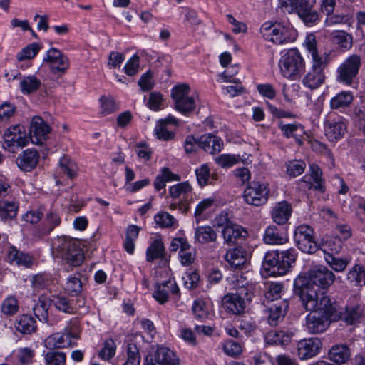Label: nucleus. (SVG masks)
Segmentation results:
<instances>
[{
    "mask_svg": "<svg viewBox=\"0 0 365 365\" xmlns=\"http://www.w3.org/2000/svg\"><path fill=\"white\" fill-rule=\"evenodd\" d=\"M294 240L297 247L303 252L312 254L317 250L314 230L307 225H300L295 228Z\"/></svg>",
    "mask_w": 365,
    "mask_h": 365,
    "instance_id": "nucleus-9",
    "label": "nucleus"
},
{
    "mask_svg": "<svg viewBox=\"0 0 365 365\" xmlns=\"http://www.w3.org/2000/svg\"><path fill=\"white\" fill-rule=\"evenodd\" d=\"M287 308L288 304L286 302H283L280 305L273 304L269 310L268 323L272 326H275L278 321L285 315Z\"/></svg>",
    "mask_w": 365,
    "mask_h": 365,
    "instance_id": "nucleus-44",
    "label": "nucleus"
},
{
    "mask_svg": "<svg viewBox=\"0 0 365 365\" xmlns=\"http://www.w3.org/2000/svg\"><path fill=\"white\" fill-rule=\"evenodd\" d=\"M322 346V341L318 338L302 339L297 343L298 356L302 360L311 359L319 353Z\"/></svg>",
    "mask_w": 365,
    "mask_h": 365,
    "instance_id": "nucleus-17",
    "label": "nucleus"
},
{
    "mask_svg": "<svg viewBox=\"0 0 365 365\" xmlns=\"http://www.w3.org/2000/svg\"><path fill=\"white\" fill-rule=\"evenodd\" d=\"M240 294H227L222 299L225 308L233 314H239L245 309V300Z\"/></svg>",
    "mask_w": 365,
    "mask_h": 365,
    "instance_id": "nucleus-27",
    "label": "nucleus"
},
{
    "mask_svg": "<svg viewBox=\"0 0 365 365\" xmlns=\"http://www.w3.org/2000/svg\"><path fill=\"white\" fill-rule=\"evenodd\" d=\"M178 365L180 359L175 353L169 348L158 347L153 354H149L144 360L143 365Z\"/></svg>",
    "mask_w": 365,
    "mask_h": 365,
    "instance_id": "nucleus-12",
    "label": "nucleus"
},
{
    "mask_svg": "<svg viewBox=\"0 0 365 365\" xmlns=\"http://www.w3.org/2000/svg\"><path fill=\"white\" fill-rule=\"evenodd\" d=\"M15 328L22 334H30L36 329V321L31 316L23 314L16 319Z\"/></svg>",
    "mask_w": 365,
    "mask_h": 365,
    "instance_id": "nucleus-39",
    "label": "nucleus"
},
{
    "mask_svg": "<svg viewBox=\"0 0 365 365\" xmlns=\"http://www.w3.org/2000/svg\"><path fill=\"white\" fill-rule=\"evenodd\" d=\"M39 51L40 46L38 43H31L21 49V51L18 53L16 58L19 61L34 58Z\"/></svg>",
    "mask_w": 365,
    "mask_h": 365,
    "instance_id": "nucleus-54",
    "label": "nucleus"
},
{
    "mask_svg": "<svg viewBox=\"0 0 365 365\" xmlns=\"http://www.w3.org/2000/svg\"><path fill=\"white\" fill-rule=\"evenodd\" d=\"M178 125V120L174 116L168 115L165 119L158 120L155 128V134L159 140H170L174 138L175 133L173 126Z\"/></svg>",
    "mask_w": 365,
    "mask_h": 365,
    "instance_id": "nucleus-21",
    "label": "nucleus"
},
{
    "mask_svg": "<svg viewBox=\"0 0 365 365\" xmlns=\"http://www.w3.org/2000/svg\"><path fill=\"white\" fill-rule=\"evenodd\" d=\"M39 157V154L36 150L26 149L19 155L16 163L21 170L31 171L38 165Z\"/></svg>",
    "mask_w": 365,
    "mask_h": 365,
    "instance_id": "nucleus-23",
    "label": "nucleus"
},
{
    "mask_svg": "<svg viewBox=\"0 0 365 365\" xmlns=\"http://www.w3.org/2000/svg\"><path fill=\"white\" fill-rule=\"evenodd\" d=\"M51 281V277L46 274H38L32 277L31 279V287L34 292H38L45 289Z\"/></svg>",
    "mask_w": 365,
    "mask_h": 365,
    "instance_id": "nucleus-55",
    "label": "nucleus"
},
{
    "mask_svg": "<svg viewBox=\"0 0 365 365\" xmlns=\"http://www.w3.org/2000/svg\"><path fill=\"white\" fill-rule=\"evenodd\" d=\"M61 219L58 213L51 211L45 217L44 225L42 228L43 234H48L54 230L55 227L60 225Z\"/></svg>",
    "mask_w": 365,
    "mask_h": 365,
    "instance_id": "nucleus-46",
    "label": "nucleus"
},
{
    "mask_svg": "<svg viewBox=\"0 0 365 365\" xmlns=\"http://www.w3.org/2000/svg\"><path fill=\"white\" fill-rule=\"evenodd\" d=\"M342 241L338 236L327 237L321 243L320 249L327 255L338 254L342 249Z\"/></svg>",
    "mask_w": 365,
    "mask_h": 365,
    "instance_id": "nucleus-38",
    "label": "nucleus"
},
{
    "mask_svg": "<svg viewBox=\"0 0 365 365\" xmlns=\"http://www.w3.org/2000/svg\"><path fill=\"white\" fill-rule=\"evenodd\" d=\"M240 161V157L231 154H222L215 158L216 163L222 168L232 167Z\"/></svg>",
    "mask_w": 365,
    "mask_h": 365,
    "instance_id": "nucleus-62",
    "label": "nucleus"
},
{
    "mask_svg": "<svg viewBox=\"0 0 365 365\" xmlns=\"http://www.w3.org/2000/svg\"><path fill=\"white\" fill-rule=\"evenodd\" d=\"M222 233L225 242L228 245L236 243L239 239L247 235V232L242 227L232 223H227L223 228Z\"/></svg>",
    "mask_w": 365,
    "mask_h": 365,
    "instance_id": "nucleus-30",
    "label": "nucleus"
},
{
    "mask_svg": "<svg viewBox=\"0 0 365 365\" xmlns=\"http://www.w3.org/2000/svg\"><path fill=\"white\" fill-rule=\"evenodd\" d=\"M315 4L316 0H297L295 12L307 26H312L319 21V14L314 9Z\"/></svg>",
    "mask_w": 365,
    "mask_h": 365,
    "instance_id": "nucleus-14",
    "label": "nucleus"
},
{
    "mask_svg": "<svg viewBox=\"0 0 365 365\" xmlns=\"http://www.w3.org/2000/svg\"><path fill=\"white\" fill-rule=\"evenodd\" d=\"M36 354L30 347L19 348L16 351L18 361L22 365H29L33 363Z\"/></svg>",
    "mask_w": 365,
    "mask_h": 365,
    "instance_id": "nucleus-52",
    "label": "nucleus"
},
{
    "mask_svg": "<svg viewBox=\"0 0 365 365\" xmlns=\"http://www.w3.org/2000/svg\"><path fill=\"white\" fill-rule=\"evenodd\" d=\"M346 279L353 286L365 285V268L362 265H354L347 273Z\"/></svg>",
    "mask_w": 365,
    "mask_h": 365,
    "instance_id": "nucleus-43",
    "label": "nucleus"
},
{
    "mask_svg": "<svg viewBox=\"0 0 365 365\" xmlns=\"http://www.w3.org/2000/svg\"><path fill=\"white\" fill-rule=\"evenodd\" d=\"M81 325L77 317L72 318L64 329L65 335L71 339H78L81 333Z\"/></svg>",
    "mask_w": 365,
    "mask_h": 365,
    "instance_id": "nucleus-56",
    "label": "nucleus"
},
{
    "mask_svg": "<svg viewBox=\"0 0 365 365\" xmlns=\"http://www.w3.org/2000/svg\"><path fill=\"white\" fill-rule=\"evenodd\" d=\"M293 335L292 331L272 330L266 334L264 339L269 345H284L290 341Z\"/></svg>",
    "mask_w": 365,
    "mask_h": 365,
    "instance_id": "nucleus-33",
    "label": "nucleus"
},
{
    "mask_svg": "<svg viewBox=\"0 0 365 365\" xmlns=\"http://www.w3.org/2000/svg\"><path fill=\"white\" fill-rule=\"evenodd\" d=\"M61 172L68 177V180H73L76 175V164L66 156L62 157L59 160Z\"/></svg>",
    "mask_w": 365,
    "mask_h": 365,
    "instance_id": "nucleus-47",
    "label": "nucleus"
},
{
    "mask_svg": "<svg viewBox=\"0 0 365 365\" xmlns=\"http://www.w3.org/2000/svg\"><path fill=\"white\" fill-rule=\"evenodd\" d=\"M304 45L312 57V67L310 69L324 72L329 62V55L327 53H319L315 36L312 34L307 36Z\"/></svg>",
    "mask_w": 365,
    "mask_h": 365,
    "instance_id": "nucleus-11",
    "label": "nucleus"
},
{
    "mask_svg": "<svg viewBox=\"0 0 365 365\" xmlns=\"http://www.w3.org/2000/svg\"><path fill=\"white\" fill-rule=\"evenodd\" d=\"M19 206L13 202L4 201L0 202V217L3 220L14 218Z\"/></svg>",
    "mask_w": 365,
    "mask_h": 365,
    "instance_id": "nucleus-49",
    "label": "nucleus"
},
{
    "mask_svg": "<svg viewBox=\"0 0 365 365\" xmlns=\"http://www.w3.org/2000/svg\"><path fill=\"white\" fill-rule=\"evenodd\" d=\"M326 14L325 26L331 27L339 24H349L350 16L349 15L334 14L333 12Z\"/></svg>",
    "mask_w": 365,
    "mask_h": 365,
    "instance_id": "nucleus-53",
    "label": "nucleus"
},
{
    "mask_svg": "<svg viewBox=\"0 0 365 365\" xmlns=\"http://www.w3.org/2000/svg\"><path fill=\"white\" fill-rule=\"evenodd\" d=\"M325 79L324 72L310 69L302 78V83L305 87L314 90L322 85Z\"/></svg>",
    "mask_w": 365,
    "mask_h": 365,
    "instance_id": "nucleus-35",
    "label": "nucleus"
},
{
    "mask_svg": "<svg viewBox=\"0 0 365 365\" xmlns=\"http://www.w3.org/2000/svg\"><path fill=\"white\" fill-rule=\"evenodd\" d=\"M292 207L287 201L277 202L272 208L271 216L273 221L277 225H284L290 218Z\"/></svg>",
    "mask_w": 365,
    "mask_h": 365,
    "instance_id": "nucleus-24",
    "label": "nucleus"
},
{
    "mask_svg": "<svg viewBox=\"0 0 365 365\" xmlns=\"http://www.w3.org/2000/svg\"><path fill=\"white\" fill-rule=\"evenodd\" d=\"M217 234L210 226H199L195 231V240L200 244H207L216 241Z\"/></svg>",
    "mask_w": 365,
    "mask_h": 365,
    "instance_id": "nucleus-34",
    "label": "nucleus"
},
{
    "mask_svg": "<svg viewBox=\"0 0 365 365\" xmlns=\"http://www.w3.org/2000/svg\"><path fill=\"white\" fill-rule=\"evenodd\" d=\"M165 253L163 243L160 239L154 240L146 251L147 259L153 261L155 259L161 258Z\"/></svg>",
    "mask_w": 365,
    "mask_h": 365,
    "instance_id": "nucleus-45",
    "label": "nucleus"
},
{
    "mask_svg": "<svg viewBox=\"0 0 365 365\" xmlns=\"http://www.w3.org/2000/svg\"><path fill=\"white\" fill-rule=\"evenodd\" d=\"M281 74L289 80L299 78L305 70V61L297 48L282 53L279 61Z\"/></svg>",
    "mask_w": 365,
    "mask_h": 365,
    "instance_id": "nucleus-5",
    "label": "nucleus"
},
{
    "mask_svg": "<svg viewBox=\"0 0 365 365\" xmlns=\"http://www.w3.org/2000/svg\"><path fill=\"white\" fill-rule=\"evenodd\" d=\"M198 146L207 153L215 155L223 148V141L211 134L203 135L198 139Z\"/></svg>",
    "mask_w": 365,
    "mask_h": 365,
    "instance_id": "nucleus-25",
    "label": "nucleus"
},
{
    "mask_svg": "<svg viewBox=\"0 0 365 365\" xmlns=\"http://www.w3.org/2000/svg\"><path fill=\"white\" fill-rule=\"evenodd\" d=\"M363 315V309L359 306L347 307L344 312L338 314V320L341 319L347 324H354L359 322Z\"/></svg>",
    "mask_w": 365,
    "mask_h": 365,
    "instance_id": "nucleus-36",
    "label": "nucleus"
},
{
    "mask_svg": "<svg viewBox=\"0 0 365 365\" xmlns=\"http://www.w3.org/2000/svg\"><path fill=\"white\" fill-rule=\"evenodd\" d=\"M65 289L71 295H77L82 291V282L78 277L71 276L67 279Z\"/></svg>",
    "mask_w": 365,
    "mask_h": 365,
    "instance_id": "nucleus-61",
    "label": "nucleus"
},
{
    "mask_svg": "<svg viewBox=\"0 0 365 365\" xmlns=\"http://www.w3.org/2000/svg\"><path fill=\"white\" fill-rule=\"evenodd\" d=\"M350 356L349 349L345 345H335L329 351V358L336 364H344Z\"/></svg>",
    "mask_w": 365,
    "mask_h": 365,
    "instance_id": "nucleus-42",
    "label": "nucleus"
},
{
    "mask_svg": "<svg viewBox=\"0 0 365 365\" xmlns=\"http://www.w3.org/2000/svg\"><path fill=\"white\" fill-rule=\"evenodd\" d=\"M52 253L72 267L79 266L84 259L82 250L73 240L67 237H58L53 241Z\"/></svg>",
    "mask_w": 365,
    "mask_h": 365,
    "instance_id": "nucleus-4",
    "label": "nucleus"
},
{
    "mask_svg": "<svg viewBox=\"0 0 365 365\" xmlns=\"http://www.w3.org/2000/svg\"><path fill=\"white\" fill-rule=\"evenodd\" d=\"M331 114L329 113L324 122L325 135L330 141H336L341 139L346 132V124L342 118L338 120L331 119Z\"/></svg>",
    "mask_w": 365,
    "mask_h": 365,
    "instance_id": "nucleus-19",
    "label": "nucleus"
},
{
    "mask_svg": "<svg viewBox=\"0 0 365 365\" xmlns=\"http://www.w3.org/2000/svg\"><path fill=\"white\" fill-rule=\"evenodd\" d=\"M184 285L189 289H195L200 282V275L196 270H189L185 272L182 277Z\"/></svg>",
    "mask_w": 365,
    "mask_h": 365,
    "instance_id": "nucleus-64",
    "label": "nucleus"
},
{
    "mask_svg": "<svg viewBox=\"0 0 365 365\" xmlns=\"http://www.w3.org/2000/svg\"><path fill=\"white\" fill-rule=\"evenodd\" d=\"M140 354L137 346L128 344L126 349V359L122 365H140Z\"/></svg>",
    "mask_w": 365,
    "mask_h": 365,
    "instance_id": "nucleus-48",
    "label": "nucleus"
},
{
    "mask_svg": "<svg viewBox=\"0 0 365 365\" xmlns=\"http://www.w3.org/2000/svg\"><path fill=\"white\" fill-rule=\"evenodd\" d=\"M228 281L230 288L237 291L236 294L249 297V294L252 292V285L242 274H233L228 278Z\"/></svg>",
    "mask_w": 365,
    "mask_h": 365,
    "instance_id": "nucleus-31",
    "label": "nucleus"
},
{
    "mask_svg": "<svg viewBox=\"0 0 365 365\" xmlns=\"http://www.w3.org/2000/svg\"><path fill=\"white\" fill-rule=\"evenodd\" d=\"M304 309L310 312L306 317L305 324L309 334L322 333L327 329L331 322L338 321L336 304L329 296H322L314 309Z\"/></svg>",
    "mask_w": 365,
    "mask_h": 365,
    "instance_id": "nucleus-2",
    "label": "nucleus"
},
{
    "mask_svg": "<svg viewBox=\"0 0 365 365\" xmlns=\"http://www.w3.org/2000/svg\"><path fill=\"white\" fill-rule=\"evenodd\" d=\"M46 365H64L66 354L59 351H48L44 356Z\"/></svg>",
    "mask_w": 365,
    "mask_h": 365,
    "instance_id": "nucleus-59",
    "label": "nucleus"
},
{
    "mask_svg": "<svg viewBox=\"0 0 365 365\" xmlns=\"http://www.w3.org/2000/svg\"><path fill=\"white\" fill-rule=\"evenodd\" d=\"M4 147L11 150L14 148H23L28 145L30 140L21 132V127L14 125L9 128L4 134Z\"/></svg>",
    "mask_w": 365,
    "mask_h": 365,
    "instance_id": "nucleus-15",
    "label": "nucleus"
},
{
    "mask_svg": "<svg viewBox=\"0 0 365 365\" xmlns=\"http://www.w3.org/2000/svg\"><path fill=\"white\" fill-rule=\"evenodd\" d=\"M269 193L267 184H248L244 190V199L248 204L259 206L267 201Z\"/></svg>",
    "mask_w": 365,
    "mask_h": 365,
    "instance_id": "nucleus-13",
    "label": "nucleus"
},
{
    "mask_svg": "<svg viewBox=\"0 0 365 365\" xmlns=\"http://www.w3.org/2000/svg\"><path fill=\"white\" fill-rule=\"evenodd\" d=\"M325 260L330 267L336 272L344 271L349 264V262L345 259L337 258L333 255H325Z\"/></svg>",
    "mask_w": 365,
    "mask_h": 365,
    "instance_id": "nucleus-58",
    "label": "nucleus"
},
{
    "mask_svg": "<svg viewBox=\"0 0 365 365\" xmlns=\"http://www.w3.org/2000/svg\"><path fill=\"white\" fill-rule=\"evenodd\" d=\"M297 252L294 249L279 252H271L266 254L262 262V267L267 276H282L289 271L292 264L295 262Z\"/></svg>",
    "mask_w": 365,
    "mask_h": 365,
    "instance_id": "nucleus-3",
    "label": "nucleus"
},
{
    "mask_svg": "<svg viewBox=\"0 0 365 365\" xmlns=\"http://www.w3.org/2000/svg\"><path fill=\"white\" fill-rule=\"evenodd\" d=\"M7 259L11 264H15L18 266H24L25 267H30L34 262V259L30 255L19 252L14 247L9 248Z\"/></svg>",
    "mask_w": 365,
    "mask_h": 365,
    "instance_id": "nucleus-32",
    "label": "nucleus"
},
{
    "mask_svg": "<svg viewBox=\"0 0 365 365\" xmlns=\"http://www.w3.org/2000/svg\"><path fill=\"white\" fill-rule=\"evenodd\" d=\"M331 38L334 43L343 51H349L353 46V37L344 31H335L331 34Z\"/></svg>",
    "mask_w": 365,
    "mask_h": 365,
    "instance_id": "nucleus-40",
    "label": "nucleus"
},
{
    "mask_svg": "<svg viewBox=\"0 0 365 365\" xmlns=\"http://www.w3.org/2000/svg\"><path fill=\"white\" fill-rule=\"evenodd\" d=\"M354 95L351 91H342L331 98L329 106L331 110L342 111L349 108L354 101Z\"/></svg>",
    "mask_w": 365,
    "mask_h": 365,
    "instance_id": "nucleus-28",
    "label": "nucleus"
},
{
    "mask_svg": "<svg viewBox=\"0 0 365 365\" xmlns=\"http://www.w3.org/2000/svg\"><path fill=\"white\" fill-rule=\"evenodd\" d=\"M19 307L17 299L13 296H9L1 303V310L5 315L11 316L18 312Z\"/></svg>",
    "mask_w": 365,
    "mask_h": 365,
    "instance_id": "nucleus-50",
    "label": "nucleus"
},
{
    "mask_svg": "<svg viewBox=\"0 0 365 365\" xmlns=\"http://www.w3.org/2000/svg\"><path fill=\"white\" fill-rule=\"evenodd\" d=\"M192 310L195 316L198 319L207 318L209 314V309L207 303L203 299H197L193 302Z\"/></svg>",
    "mask_w": 365,
    "mask_h": 365,
    "instance_id": "nucleus-60",
    "label": "nucleus"
},
{
    "mask_svg": "<svg viewBox=\"0 0 365 365\" xmlns=\"http://www.w3.org/2000/svg\"><path fill=\"white\" fill-rule=\"evenodd\" d=\"M260 32L266 40L279 45L292 42L296 38V31L292 27L278 22L264 23Z\"/></svg>",
    "mask_w": 365,
    "mask_h": 365,
    "instance_id": "nucleus-6",
    "label": "nucleus"
},
{
    "mask_svg": "<svg viewBox=\"0 0 365 365\" xmlns=\"http://www.w3.org/2000/svg\"><path fill=\"white\" fill-rule=\"evenodd\" d=\"M335 280V275L327 267L318 265L312 267L304 276H298L294 282V292L299 296L304 309L317 307V302L322 296H327L324 290Z\"/></svg>",
    "mask_w": 365,
    "mask_h": 365,
    "instance_id": "nucleus-1",
    "label": "nucleus"
},
{
    "mask_svg": "<svg viewBox=\"0 0 365 365\" xmlns=\"http://www.w3.org/2000/svg\"><path fill=\"white\" fill-rule=\"evenodd\" d=\"M41 86V80L34 75L24 76L19 83L20 90L24 95H29L36 92Z\"/></svg>",
    "mask_w": 365,
    "mask_h": 365,
    "instance_id": "nucleus-41",
    "label": "nucleus"
},
{
    "mask_svg": "<svg viewBox=\"0 0 365 365\" xmlns=\"http://www.w3.org/2000/svg\"><path fill=\"white\" fill-rule=\"evenodd\" d=\"M34 313L40 322L48 323V312L47 304L39 300L34 307Z\"/></svg>",
    "mask_w": 365,
    "mask_h": 365,
    "instance_id": "nucleus-63",
    "label": "nucleus"
},
{
    "mask_svg": "<svg viewBox=\"0 0 365 365\" xmlns=\"http://www.w3.org/2000/svg\"><path fill=\"white\" fill-rule=\"evenodd\" d=\"M116 351V344L112 339L106 340L103 346L98 353V356L105 361L110 360Z\"/></svg>",
    "mask_w": 365,
    "mask_h": 365,
    "instance_id": "nucleus-51",
    "label": "nucleus"
},
{
    "mask_svg": "<svg viewBox=\"0 0 365 365\" xmlns=\"http://www.w3.org/2000/svg\"><path fill=\"white\" fill-rule=\"evenodd\" d=\"M363 58L361 55H349L337 67L336 80L345 86H351L357 78L362 66Z\"/></svg>",
    "mask_w": 365,
    "mask_h": 365,
    "instance_id": "nucleus-7",
    "label": "nucleus"
},
{
    "mask_svg": "<svg viewBox=\"0 0 365 365\" xmlns=\"http://www.w3.org/2000/svg\"><path fill=\"white\" fill-rule=\"evenodd\" d=\"M179 291V287L175 281L168 280L156 287L153 296L159 303L164 304L168 301L170 293L178 295Z\"/></svg>",
    "mask_w": 365,
    "mask_h": 365,
    "instance_id": "nucleus-26",
    "label": "nucleus"
},
{
    "mask_svg": "<svg viewBox=\"0 0 365 365\" xmlns=\"http://www.w3.org/2000/svg\"><path fill=\"white\" fill-rule=\"evenodd\" d=\"M49 63L51 69L54 74L64 73L69 67V60L61 51L51 48L47 51L43 60Z\"/></svg>",
    "mask_w": 365,
    "mask_h": 365,
    "instance_id": "nucleus-16",
    "label": "nucleus"
},
{
    "mask_svg": "<svg viewBox=\"0 0 365 365\" xmlns=\"http://www.w3.org/2000/svg\"><path fill=\"white\" fill-rule=\"evenodd\" d=\"M190 93V88L189 85L185 83L174 86L171 91L175 108L184 115L190 113L196 108L195 99Z\"/></svg>",
    "mask_w": 365,
    "mask_h": 365,
    "instance_id": "nucleus-8",
    "label": "nucleus"
},
{
    "mask_svg": "<svg viewBox=\"0 0 365 365\" xmlns=\"http://www.w3.org/2000/svg\"><path fill=\"white\" fill-rule=\"evenodd\" d=\"M45 346L48 349H61L71 344V339L63 334L55 333L45 339Z\"/></svg>",
    "mask_w": 365,
    "mask_h": 365,
    "instance_id": "nucleus-37",
    "label": "nucleus"
},
{
    "mask_svg": "<svg viewBox=\"0 0 365 365\" xmlns=\"http://www.w3.org/2000/svg\"><path fill=\"white\" fill-rule=\"evenodd\" d=\"M306 168V163L302 160H293L287 164V173L289 176L300 175Z\"/></svg>",
    "mask_w": 365,
    "mask_h": 365,
    "instance_id": "nucleus-57",
    "label": "nucleus"
},
{
    "mask_svg": "<svg viewBox=\"0 0 365 365\" xmlns=\"http://www.w3.org/2000/svg\"><path fill=\"white\" fill-rule=\"evenodd\" d=\"M263 240L266 244L280 245L289 241L287 235L281 232L275 225H269L264 231Z\"/></svg>",
    "mask_w": 365,
    "mask_h": 365,
    "instance_id": "nucleus-29",
    "label": "nucleus"
},
{
    "mask_svg": "<svg viewBox=\"0 0 365 365\" xmlns=\"http://www.w3.org/2000/svg\"><path fill=\"white\" fill-rule=\"evenodd\" d=\"M279 128L282 135L287 138H293L299 145H302L306 134L304 126L299 123H279Z\"/></svg>",
    "mask_w": 365,
    "mask_h": 365,
    "instance_id": "nucleus-22",
    "label": "nucleus"
},
{
    "mask_svg": "<svg viewBox=\"0 0 365 365\" xmlns=\"http://www.w3.org/2000/svg\"><path fill=\"white\" fill-rule=\"evenodd\" d=\"M170 250L172 252L178 250V259L182 266H191L196 260L197 251L185 237H180L173 239L170 244Z\"/></svg>",
    "mask_w": 365,
    "mask_h": 365,
    "instance_id": "nucleus-10",
    "label": "nucleus"
},
{
    "mask_svg": "<svg viewBox=\"0 0 365 365\" xmlns=\"http://www.w3.org/2000/svg\"><path fill=\"white\" fill-rule=\"evenodd\" d=\"M50 126L39 116L32 118L29 135L30 140L34 144H41L50 133Z\"/></svg>",
    "mask_w": 365,
    "mask_h": 365,
    "instance_id": "nucleus-18",
    "label": "nucleus"
},
{
    "mask_svg": "<svg viewBox=\"0 0 365 365\" xmlns=\"http://www.w3.org/2000/svg\"><path fill=\"white\" fill-rule=\"evenodd\" d=\"M223 258L232 269H242L247 262V252L238 246L227 250Z\"/></svg>",
    "mask_w": 365,
    "mask_h": 365,
    "instance_id": "nucleus-20",
    "label": "nucleus"
}]
</instances>
